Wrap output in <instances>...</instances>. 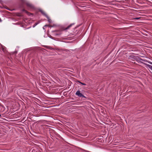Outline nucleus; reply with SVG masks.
I'll list each match as a JSON object with an SVG mask.
<instances>
[{
  "instance_id": "nucleus-15",
  "label": "nucleus",
  "mask_w": 152,
  "mask_h": 152,
  "mask_svg": "<svg viewBox=\"0 0 152 152\" xmlns=\"http://www.w3.org/2000/svg\"><path fill=\"white\" fill-rule=\"evenodd\" d=\"M1 116V115L0 114V117Z\"/></svg>"
},
{
  "instance_id": "nucleus-9",
  "label": "nucleus",
  "mask_w": 152,
  "mask_h": 152,
  "mask_svg": "<svg viewBox=\"0 0 152 152\" xmlns=\"http://www.w3.org/2000/svg\"><path fill=\"white\" fill-rule=\"evenodd\" d=\"M78 82L79 83H81V84H82V85H85V86H86V84H85V83H82L80 82V81H78Z\"/></svg>"
},
{
  "instance_id": "nucleus-1",
  "label": "nucleus",
  "mask_w": 152,
  "mask_h": 152,
  "mask_svg": "<svg viewBox=\"0 0 152 152\" xmlns=\"http://www.w3.org/2000/svg\"><path fill=\"white\" fill-rule=\"evenodd\" d=\"M25 4L26 5L27 7H28L29 9H33L34 8L33 5L28 1H27L26 2Z\"/></svg>"
},
{
  "instance_id": "nucleus-6",
  "label": "nucleus",
  "mask_w": 152,
  "mask_h": 152,
  "mask_svg": "<svg viewBox=\"0 0 152 152\" xmlns=\"http://www.w3.org/2000/svg\"><path fill=\"white\" fill-rule=\"evenodd\" d=\"M40 12H41V13L43 15H45L46 17L48 16V15H47L46 14L45 12L42 10H40Z\"/></svg>"
},
{
  "instance_id": "nucleus-3",
  "label": "nucleus",
  "mask_w": 152,
  "mask_h": 152,
  "mask_svg": "<svg viewBox=\"0 0 152 152\" xmlns=\"http://www.w3.org/2000/svg\"><path fill=\"white\" fill-rule=\"evenodd\" d=\"M75 95L77 96L80 97H82L83 98H86V97L84 96L82 93H80V90H77L75 93Z\"/></svg>"
},
{
  "instance_id": "nucleus-11",
  "label": "nucleus",
  "mask_w": 152,
  "mask_h": 152,
  "mask_svg": "<svg viewBox=\"0 0 152 152\" xmlns=\"http://www.w3.org/2000/svg\"><path fill=\"white\" fill-rule=\"evenodd\" d=\"M141 60H142V61H145V62H147V61L146 60H144V59H141Z\"/></svg>"
},
{
  "instance_id": "nucleus-2",
  "label": "nucleus",
  "mask_w": 152,
  "mask_h": 152,
  "mask_svg": "<svg viewBox=\"0 0 152 152\" xmlns=\"http://www.w3.org/2000/svg\"><path fill=\"white\" fill-rule=\"evenodd\" d=\"M73 24H71L66 27L64 26H61V31H66L67 30L69 29Z\"/></svg>"
},
{
  "instance_id": "nucleus-5",
  "label": "nucleus",
  "mask_w": 152,
  "mask_h": 152,
  "mask_svg": "<svg viewBox=\"0 0 152 152\" xmlns=\"http://www.w3.org/2000/svg\"><path fill=\"white\" fill-rule=\"evenodd\" d=\"M44 47H45L47 48L50 49V50H53L54 49L53 48L51 47L50 46H49L45 45V46H44Z\"/></svg>"
},
{
  "instance_id": "nucleus-10",
  "label": "nucleus",
  "mask_w": 152,
  "mask_h": 152,
  "mask_svg": "<svg viewBox=\"0 0 152 152\" xmlns=\"http://www.w3.org/2000/svg\"><path fill=\"white\" fill-rule=\"evenodd\" d=\"M20 0L23 3H24L25 4L26 3V2L27 1H26V0Z\"/></svg>"
},
{
  "instance_id": "nucleus-7",
  "label": "nucleus",
  "mask_w": 152,
  "mask_h": 152,
  "mask_svg": "<svg viewBox=\"0 0 152 152\" xmlns=\"http://www.w3.org/2000/svg\"><path fill=\"white\" fill-rule=\"evenodd\" d=\"M1 48L2 50L3 51H4L5 50V47L4 46H2V45H1Z\"/></svg>"
},
{
  "instance_id": "nucleus-4",
  "label": "nucleus",
  "mask_w": 152,
  "mask_h": 152,
  "mask_svg": "<svg viewBox=\"0 0 152 152\" xmlns=\"http://www.w3.org/2000/svg\"><path fill=\"white\" fill-rule=\"evenodd\" d=\"M148 63H150V64L152 65V62H149ZM145 64L146 66H147L149 68H150L151 70H152V66H151L150 65L146 64Z\"/></svg>"
},
{
  "instance_id": "nucleus-14",
  "label": "nucleus",
  "mask_w": 152,
  "mask_h": 152,
  "mask_svg": "<svg viewBox=\"0 0 152 152\" xmlns=\"http://www.w3.org/2000/svg\"><path fill=\"white\" fill-rule=\"evenodd\" d=\"M139 18H137L136 19H138Z\"/></svg>"
},
{
  "instance_id": "nucleus-12",
  "label": "nucleus",
  "mask_w": 152,
  "mask_h": 152,
  "mask_svg": "<svg viewBox=\"0 0 152 152\" xmlns=\"http://www.w3.org/2000/svg\"><path fill=\"white\" fill-rule=\"evenodd\" d=\"M23 11L25 12H27V11L26 10H24V9H23Z\"/></svg>"
},
{
  "instance_id": "nucleus-13",
  "label": "nucleus",
  "mask_w": 152,
  "mask_h": 152,
  "mask_svg": "<svg viewBox=\"0 0 152 152\" xmlns=\"http://www.w3.org/2000/svg\"><path fill=\"white\" fill-rule=\"evenodd\" d=\"M49 26V27H51V26L50 25H45V26Z\"/></svg>"
},
{
  "instance_id": "nucleus-8",
  "label": "nucleus",
  "mask_w": 152,
  "mask_h": 152,
  "mask_svg": "<svg viewBox=\"0 0 152 152\" xmlns=\"http://www.w3.org/2000/svg\"><path fill=\"white\" fill-rule=\"evenodd\" d=\"M46 17L47 18V19H48V22L49 23H51V20L50 19V18H49V17L48 16H47Z\"/></svg>"
}]
</instances>
